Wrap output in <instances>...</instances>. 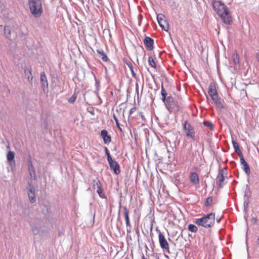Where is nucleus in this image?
<instances>
[{
  "label": "nucleus",
  "instance_id": "nucleus-27",
  "mask_svg": "<svg viewBox=\"0 0 259 259\" xmlns=\"http://www.w3.org/2000/svg\"><path fill=\"white\" fill-rule=\"evenodd\" d=\"M113 118L116 122V126L117 127V128L119 129V130L121 132H122V130L121 128V127H120V124H119V122L118 121V119L117 118V117H116V116L114 114L113 115Z\"/></svg>",
  "mask_w": 259,
  "mask_h": 259
},
{
  "label": "nucleus",
  "instance_id": "nucleus-15",
  "mask_svg": "<svg viewBox=\"0 0 259 259\" xmlns=\"http://www.w3.org/2000/svg\"><path fill=\"white\" fill-rule=\"evenodd\" d=\"M226 170V168H223L221 171V177L219 179V188H221L224 184L225 179L227 177Z\"/></svg>",
  "mask_w": 259,
  "mask_h": 259
},
{
  "label": "nucleus",
  "instance_id": "nucleus-7",
  "mask_svg": "<svg viewBox=\"0 0 259 259\" xmlns=\"http://www.w3.org/2000/svg\"><path fill=\"white\" fill-rule=\"evenodd\" d=\"M108 161L109 162V164L110 165L111 169H112L114 171V172L116 175L119 174L120 172V166L118 162L115 160H113V159Z\"/></svg>",
  "mask_w": 259,
  "mask_h": 259
},
{
  "label": "nucleus",
  "instance_id": "nucleus-9",
  "mask_svg": "<svg viewBox=\"0 0 259 259\" xmlns=\"http://www.w3.org/2000/svg\"><path fill=\"white\" fill-rule=\"evenodd\" d=\"M211 99L214 103L216 107L219 110H222L224 108V106L221 102V99L219 96V94L212 97H211Z\"/></svg>",
  "mask_w": 259,
  "mask_h": 259
},
{
  "label": "nucleus",
  "instance_id": "nucleus-23",
  "mask_svg": "<svg viewBox=\"0 0 259 259\" xmlns=\"http://www.w3.org/2000/svg\"><path fill=\"white\" fill-rule=\"evenodd\" d=\"M14 157H15V153L14 152H12V151H9V152L7 153V160L9 161V162H11L12 161V160H14Z\"/></svg>",
  "mask_w": 259,
  "mask_h": 259
},
{
  "label": "nucleus",
  "instance_id": "nucleus-17",
  "mask_svg": "<svg viewBox=\"0 0 259 259\" xmlns=\"http://www.w3.org/2000/svg\"><path fill=\"white\" fill-rule=\"evenodd\" d=\"M123 214L124 217V219L125 220L126 225L127 227H131L130 221V218L128 215V211L127 210V208L126 207H124L123 208Z\"/></svg>",
  "mask_w": 259,
  "mask_h": 259
},
{
  "label": "nucleus",
  "instance_id": "nucleus-12",
  "mask_svg": "<svg viewBox=\"0 0 259 259\" xmlns=\"http://www.w3.org/2000/svg\"><path fill=\"white\" fill-rule=\"evenodd\" d=\"M144 43L148 50L151 51L153 49V40L151 37L146 36L144 40Z\"/></svg>",
  "mask_w": 259,
  "mask_h": 259
},
{
  "label": "nucleus",
  "instance_id": "nucleus-32",
  "mask_svg": "<svg viewBox=\"0 0 259 259\" xmlns=\"http://www.w3.org/2000/svg\"><path fill=\"white\" fill-rule=\"evenodd\" d=\"M234 57V62L235 64H237L239 62V59L238 56L237 54L233 55Z\"/></svg>",
  "mask_w": 259,
  "mask_h": 259
},
{
  "label": "nucleus",
  "instance_id": "nucleus-24",
  "mask_svg": "<svg viewBox=\"0 0 259 259\" xmlns=\"http://www.w3.org/2000/svg\"><path fill=\"white\" fill-rule=\"evenodd\" d=\"M161 95L162 96V101L163 102H165V100H166V96H167V92L166 91H165V90L164 89L163 85L162 84L161 85Z\"/></svg>",
  "mask_w": 259,
  "mask_h": 259
},
{
  "label": "nucleus",
  "instance_id": "nucleus-6",
  "mask_svg": "<svg viewBox=\"0 0 259 259\" xmlns=\"http://www.w3.org/2000/svg\"><path fill=\"white\" fill-rule=\"evenodd\" d=\"M157 21L161 28L167 31L168 30V23L165 19V17L162 14H159L157 16Z\"/></svg>",
  "mask_w": 259,
  "mask_h": 259
},
{
  "label": "nucleus",
  "instance_id": "nucleus-31",
  "mask_svg": "<svg viewBox=\"0 0 259 259\" xmlns=\"http://www.w3.org/2000/svg\"><path fill=\"white\" fill-rule=\"evenodd\" d=\"M105 151L106 155V156L107 157L108 161L112 159V157L111 156V155H110V154L109 153V150H108V148L107 147L105 148Z\"/></svg>",
  "mask_w": 259,
  "mask_h": 259
},
{
  "label": "nucleus",
  "instance_id": "nucleus-29",
  "mask_svg": "<svg viewBox=\"0 0 259 259\" xmlns=\"http://www.w3.org/2000/svg\"><path fill=\"white\" fill-rule=\"evenodd\" d=\"M212 203V198L211 197H208L206 201L204 202V205L205 206H209L211 205Z\"/></svg>",
  "mask_w": 259,
  "mask_h": 259
},
{
  "label": "nucleus",
  "instance_id": "nucleus-38",
  "mask_svg": "<svg viewBox=\"0 0 259 259\" xmlns=\"http://www.w3.org/2000/svg\"><path fill=\"white\" fill-rule=\"evenodd\" d=\"M170 99V97H168L167 99Z\"/></svg>",
  "mask_w": 259,
  "mask_h": 259
},
{
  "label": "nucleus",
  "instance_id": "nucleus-37",
  "mask_svg": "<svg viewBox=\"0 0 259 259\" xmlns=\"http://www.w3.org/2000/svg\"><path fill=\"white\" fill-rule=\"evenodd\" d=\"M142 259H147V258L145 257L144 255H143V256L142 257Z\"/></svg>",
  "mask_w": 259,
  "mask_h": 259
},
{
  "label": "nucleus",
  "instance_id": "nucleus-13",
  "mask_svg": "<svg viewBox=\"0 0 259 259\" xmlns=\"http://www.w3.org/2000/svg\"><path fill=\"white\" fill-rule=\"evenodd\" d=\"M208 93L210 97L218 95L216 86L214 83H210L208 89Z\"/></svg>",
  "mask_w": 259,
  "mask_h": 259
},
{
  "label": "nucleus",
  "instance_id": "nucleus-36",
  "mask_svg": "<svg viewBox=\"0 0 259 259\" xmlns=\"http://www.w3.org/2000/svg\"><path fill=\"white\" fill-rule=\"evenodd\" d=\"M27 79H28V80H32V76H31L30 77V76H28Z\"/></svg>",
  "mask_w": 259,
  "mask_h": 259
},
{
  "label": "nucleus",
  "instance_id": "nucleus-19",
  "mask_svg": "<svg viewBox=\"0 0 259 259\" xmlns=\"http://www.w3.org/2000/svg\"><path fill=\"white\" fill-rule=\"evenodd\" d=\"M28 170L29 171L30 175L31 177H33L34 178H36L35 171L34 168L33 166L31 160L28 161Z\"/></svg>",
  "mask_w": 259,
  "mask_h": 259
},
{
  "label": "nucleus",
  "instance_id": "nucleus-3",
  "mask_svg": "<svg viewBox=\"0 0 259 259\" xmlns=\"http://www.w3.org/2000/svg\"><path fill=\"white\" fill-rule=\"evenodd\" d=\"M29 6L31 14L35 17H39L42 13L41 3L40 0H29Z\"/></svg>",
  "mask_w": 259,
  "mask_h": 259
},
{
  "label": "nucleus",
  "instance_id": "nucleus-20",
  "mask_svg": "<svg viewBox=\"0 0 259 259\" xmlns=\"http://www.w3.org/2000/svg\"><path fill=\"white\" fill-rule=\"evenodd\" d=\"M40 82L42 84V86L45 87L46 85L48 87V80L46 75V74L44 72H42L40 73Z\"/></svg>",
  "mask_w": 259,
  "mask_h": 259
},
{
  "label": "nucleus",
  "instance_id": "nucleus-28",
  "mask_svg": "<svg viewBox=\"0 0 259 259\" xmlns=\"http://www.w3.org/2000/svg\"><path fill=\"white\" fill-rule=\"evenodd\" d=\"M77 96L74 94L70 98L68 99V101L70 103H73L76 100Z\"/></svg>",
  "mask_w": 259,
  "mask_h": 259
},
{
  "label": "nucleus",
  "instance_id": "nucleus-35",
  "mask_svg": "<svg viewBox=\"0 0 259 259\" xmlns=\"http://www.w3.org/2000/svg\"><path fill=\"white\" fill-rule=\"evenodd\" d=\"M32 231H33L34 234H35V235L37 234L38 233V230L36 228H33L32 230Z\"/></svg>",
  "mask_w": 259,
  "mask_h": 259
},
{
  "label": "nucleus",
  "instance_id": "nucleus-2",
  "mask_svg": "<svg viewBox=\"0 0 259 259\" xmlns=\"http://www.w3.org/2000/svg\"><path fill=\"white\" fill-rule=\"evenodd\" d=\"M194 222L198 226L210 228L215 222V213H210L205 214L202 218L196 219Z\"/></svg>",
  "mask_w": 259,
  "mask_h": 259
},
{
  "label": "nucleus",
  "instance_id": "nucleus-8",
  "mask_svg": "<svg viewBox=\"0 0 259 259\" xmlns=\"http://www.w3.org/2000/svg\"><path fill=\"white\" fill-rule=\"evenodd\" d=\"M27 194L31 203H33L35 201V189L33 186H30L27 188Z\"/></svg>",
  "mask_w": 259,
  "mask_h": 259
},
{
  "label": "nucleus",
  "instance_id": "nucleus-4",
  "mask_svg": "<svg viewBox=\"0 0 259 259\" xmlns=\"http://www.w3.org/2000/svg\"><path fill=\"white\" fill-rule=\"evenodd\" d=\"M184 130L187 137L195 140V131L193 127L186 120L184 125Z\"/></svg>",
  "mask_w": 259,
  "mask_h": 259
},
{
  "label": "nucleus",
  "instance_id": "nucleus-34",
  "mask_svg": "<svg viewBox=\"0 0 259 259\" xmlns=\"http://www.w3.org/2000/svg\"><path fill=\"white\" fill-rule=\"evenodd\" d=\"M24 73L26 75H27V73H29L30 74V75H31V70L29 69V68H27V69H25L24 70Z\"/></svg>",
  "mask_w": 259,
  "mask_h": 259
},
{
  "label": "nucleus",
  "instance_id": "nucleus-16",
  "mask_svg": "<svg viewBox=\"0 0 259 259\" xmlns=\"http://www.w3.org/2000/svg\"><path fill=\"white\" fill-rule=\"evenodd\" d=\"M240 162L243 167V170L245 171V172L247 175H249V174L250 172V168H249V166L248 165L247 163L244 159V156H243L242 157H240Z\"/></svg>",
  "mask_w": 259,
  "mask_h": 259
},
{
  "label": "nucleus",
  "instance_id": "nucleus-1",
  "mask_svg": "<svg viewBox=\"0 0 259 259\" xmlns=\"http://www.w3.org/2000/svg\"><path fill=\"white\" fill-rule=\"evenodd\" d=\"M212 6L215 11L223 20V22L226 24H230L232 21V16L226 6L218 1H214Z\"/></svg>",
  "mask_w": 259,
  "mask_h": 259
},
{
  "label": "nucleus",
  "instance_id": "nucleus-39",
  "mask_svg": "<svg viewBox=\"0 0 259 259\" xmlns=\"http://www.w3.org/2000/svg\"><path fill=\"white\" fill-rule=\"evenodd\" d=\"M7 148H10V146H8L7 147Z\"/></svg>",
  "mask_w": 259,
  "mask_h": 259
},
{
  "label": "nucleus",
  "instance_id": "nucleus-30",
  "mask_svg": "<svg viewBox=\"0 0 259 259\" xmlns=\"http://www.w3.org/2000/svg\"><path fill=\"white\" fill-rule=\"evenodd\" d=\"M203 124L205 126H207L209 127L210 129H212L213 127V125L212 123L208 121H203Z\"/></svg>",
  "mask_w": 259,
  "mask_h": 259
},
{
  "label": "nucleus",
  "instance_id": "nucleus-14",
  "mask_svg": "<svg viewBox=\"0 0 259 259\" xmlns=\"http://www.w3.org/2000/svg\"><path fill=\"white\" fill-rule=\"evenodd\" d=\"M94 189H97V192L101 198H104L105 195L103 193V190L101 187V184L100 180H98L97 182L94 185Z\"/></svg>",
  "mask_w": 259,
  "mask_h": 259
},
{
  "label": "nucleus",
  "instance_id": "nucleus-22",
  "mask_svg": "<svg viewBox=\"0 0 259 259\" xmlns=\"http://www.w3.org/2000/svg\"><path fill=\"white\" fill-rule=\"evenodd\" d=\"M126 64L127 65V66L129 67L131 72H132V76L135 78H137V75H136V73L135 72L134 70V68H133V64L131 62H126Z\"/></svg>",
  "mask_w": 259,
  "mask_h": 259
},
{
  "label": "nucleus",
  "instance_id": "nucleus-10",
  "mask_svg": "<svg viewBox=\"0 0 259 259\" xmlns=\"http://www.w3.org/2000/svg\"><path fill=\"white\" fill-rule=\"evenodd\" d=\"M101 136L105 144H109L111 141V136L108 135L106 130H103L101 132Z\"/></svg>",
  "mask_w": 259,
  "mask_h": 259
},
{
  "label": "nucleus",
  "instance_id": "nucleus-11",
  "mask_svg": "<svg viewBox=\"0 0 259 259\" xmlns=\"http://www.w3.org/2000/svg\"><path fill=\"white\" fill-rule=\"evenodd\" d=\"M189 179L190 182L193 185H198L199 183V178L196 172L191 171L190 173Z\"/></svg>",
  "mask_w": 259,
  "mask_h": 259
},
{
  "label": "nucleus",
  "instance_id": "nucleus-26",
  "mask_svg": "<svg viewBox=\"0 0 259 259\" xmlns=\"http://www.w3.org/2000/svg\"><path fill=\"white\" fill-rule=\"evenodd\" d=\"M148 62H149V65L153 68H154V69H156L157 68V67H156V64L155 62V61L154 60L153 58L151 56H150L148 57Z\"/></svg>",
  "mask_w": 259,
  "mask_h": 259
},
{
  "label": "nucleus",
  "instance_id": "nucleus-25",
  "mask_svg": "<svg viewBox=\"0 0 259 259\" xmlns=\"http://www.w3.org/2000/svg\"><path fill=\"white\" fill-rule=\"evenodd\" d=\"M188 229L189 231L193 233H196L198 230V228L193 224H189L188 226Z\"/></svg>",
  "mask_w": 259,
  "mask_h": 259
},
{
  "label": "nucleus",
  "instance_id": "nucleus-18",
  "mask_svg": "<svg viewBox=\"0 0 259 259\" xmlns=\"http://www.w3.org/2000/svg\"><path fill=\"white\" fill-rule=\"evenodd\" d=\"M233 146L235 152H236L239 157L243 156L242 151L240 150L239 146V144L237 142L235 141H232Z\"/></svg>",
  "mask_w": 259,
  "mask_h": 259
},
{
  "label": "nucleus",
  "instance_id": "nucleus-21",
  "mask_svg": "<svg viewBox=\"0 0 259 259\" xmlns=\"http://www.w3.org/2000/svg\"><path fill=\"white\" fill-rule=\"evenodd\" d=\"M97 53L100 54V57L104 62H107L109 60L107 56L103 50H97Z\"/></svg>",
  "mask_w": 259,
  "mask_h": 259
},
{
  "label": "nucleus",
  "instance_id": "nucleus-5",
  "mask_svg": "<svg viewBox=\"0 0 259 259\" xmlns=\"http://www.w3.org/2000/svg\"><path fill=\"white\" fill-rule=\"evenodd\" d=\"M158 240L160 247L167 252L169 251V245L164 236L159 232L158 233Z\"/></svg>",
  "mask_w": 259,
  "mask_h": 259
},
{
  "label": "nucleus",
  "instance_id": "nucleus-33",
  "mask_svg": "<svg viewBox=\"0 0 259 259\" xmlns=\"http://www.w3.org/2000/svg\"><path fill=\"white\" fill-rule=\"evenodd\" d=\"M137 109L135 107H133L131 109L129 113V116L131 115L132 114L136 111Z\"/></svg>",
  "mask_w": 259,
  "mask_h": 259
}]
</instances>
